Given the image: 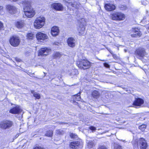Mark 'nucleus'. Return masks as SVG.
<instances>
[{
	"mask_svg": "<svg viewBox=\"0 0 149 149\" xmlns=\"http://www.w3.org/2000/svg\"><path fill=\"white\" fill-rule=\"evenodd\" d=\"M23 6V10L25 16L27 18L33 17L36 14L35 10L32 7L31 1L23 0L21 2Z\"/></svg>",
	"mask_w": 149,
	"mask_h": 149,
	"instance_id": "nucleus-1",
	"label": "nucleus"
},
{
	"mask_svg": "<svg viewBox=\"0 0 149 149\" xmlns=\"http://www.w3.org/2000/svg\"><path fill=\"white\" fill-rule=\"evenodd\" d=\"M76 64L79 69L84 70L89 69L92 65V63L86 58L78 60Z\"/></svg>",
	"mask_w": 149,
	"mask_h": 149,
	"instance_id": "nucleus-2",
	"label": "nucleus"
},
{
	"mask_svg": "<svg viewBox=\"0 0 149 149\" xmlns=\"http://www.w3.org/2000/svg\"><path fill=\"white\" fill-rule=\"evenodd\" d=\"M79 26L77 28L78 34L79 36H83L85 35V27L86 22L85 19L80 18L77 20Z\"/></svg>",
	"mask_w": 149,
	"mask_h": 149,
	"instance_id": "nucleus-3",
	"label": "nucleus"
},
{
	"mask_svg": "<svg viewBox=\"0 0 149 149\" xmlns=\"http://www.w3.org/2000/svg\"><path fill=\"white\" fill-rule=\"evenodd\" d=\"M110 19L116 21H121L124 20L125 18V14L120 11H116L111 13L109 16Z\"/></svg>",
	"mask_w": 149,
	"mask_h": 149,
	"instance_id": "nucleus-4",
	"label": "nucleus"
},
{
	"mask_svg": "<svg viewBox=\"0 0 149 149\" xmlns=\"http://www.w3.org/2000/svg\"><path fill=\"white\" fill-rule=\"evenodd\" d=\"M46 21L45 17L42 16L37 17L34 22V27L37 29L42 28L45 25Z\"/></svg>",
	"mask_w": 149,
	"mask_h": 149,
	"instance_id": "nucleus-5",
	"label": "nucleus"
},
{
	"mask_svg": "<svg viewBox=\"0 0 149 149\" xmlns=\"http://www.w3.org/2000/svg\"><path fill=\"white\" fill-rule=\"evenodd\" d=\"M9 41L11 46L13 47H17L19 45L21 40L19 36L13 35L10 37Z\"/></svg>",
	"mask_w": 149,
	"mask_h": 149,
	"instance_id": "nucleus-6",
	"label": "nucleus"
},
{
	"mask_svg": "<svg viewBox=\"0 0 149 149\" xmlns=\"http://www.w3.org/2000/svg\"><path fill=\"white\" fill-rule=\"evenodd\" d=\"M13 125V121L10 120H4L0 122V128L1 129L6 130L12 127Z\"/></svg>",
	"mask_w": 149,
	"mask_h": 149,
	"instance_id": "nucleus-7",
	"label": "nucleus"
},
{
	"mask_svg": "<svg viewBox=\"0 0 149 149\" xmlns=\"http://www.w3.org/2000/svg\"><path fill=\"white\" fill-rule=\"evenodd\" d=\"M131 31V32L133 33L130 35L131 37L132 38H136L137 37L139 38L142 35L141 29L139 27H133L132 28Z\"/></svg>",
	"mask_w": 149,
	"mask_h": 149,
	"instance_id": "nucleus-8",
	"label": "nucleus"
},
{
	"mask_svg": "<svg viewBox=\"0 0 149 149\" xmlns=\"http://www.w3.org/2000/svg\"><path fill=\"white\" fill-rule=\"evenodd\" d=\"M51 51V49L47 47L41 48L38 51V55L42 57L47 56Z\"/></svg>",
	"mask_w": 149,
	"mask_h": 149,
	"instance_id": "nucleus-9",
	"label": "nucleus"
},
{
	"mask_svg": "<svg viewBox=\"0 0 149 149\" xmlns=\"http://www.w3.org/2000/svg\"><path fill=\"white\" fill-rule=\"evenodd\" d=\"M6 10L11 15H13L18 13L17 9L16 7L10 4L7 5L6 6Z\"/></svg>",
	"mask_w": 149,
	"mask_h": 149,
	"instance_id": "nucleus-10",
	"label": "nucleus"
},
{
	"mask_svg": "<svg viewBox=\"0 0 149 149\" xmlns=\"http://www.w3.org/2000/svg\"><path fill=\"white\" fill-rule=\"evenodd\" d=\"M138 144L139 146L140 149H146L148 147V144L146 141L143 137L140 138L138 142H137V146L138 147Z\"/></svg>",
	"mask_w": 149,
	"mask_h": 149,
	"instance_id": "nucleus-11",
	"label": "nucleus"
},
{
	"mask_svg": "<svg viewBox=\"0 0 149 149\" xmlns=\"http://www.w3.org/2000/svg\"><path fill=\"white\" fill-rule=\"evenodd\" d=\"M144 103V101L143 99L140 97H137L135 98L132 104L134 107H140Z\"/></svg>",
	"mask_w": 149,
	"mask_h": 149,
	"instance_id": "nucleus-12",
	"label": "nucleus"
},
{
	"mask_svg": "<svg viewBox=\"0 0 149 149\" xmlns=\"http://www.w3.org/2000/svg\"><path fill=\"white\" fill-rule=\"evenodd\" d=\"M104 7L106 11L109 12L113 11L115 10L116 7V5L111 3H106L104 4Z\"/></svg>",
	"mask_w": 149,
	"mask_h": 149,
	"instance_id": "nucleus-13",
	"label": "nucleus"
},
{
	"mask_svg": "<svg viewBox=\"0 0 149 149\" xmlns=\"http://www.w3.org/2000/svg\"><path fill=\"white\" fill-rule=\"evenodd\" d=\"M145 50L141 48H138L136 49L134 52V54L138 56L140 59L143 58L145 56Z\"/></svg>",
	"mask_w": 149,
	"mask_h": 149,
	"instance_id": "nucleus-14",
	"label": "nucleus"
},
{
	"mask_svg": "<svg viewBox=\"0 0 149 149\" xmlns=\"http://www.w3.org/2000/svg\"><path fill=\"white\" fill-rule=\"evenodd\" d=\"M37 40L38 41H43L48 38L47 35L40 32H38L36 35Z\"/></svg>",
	"mask_w": 149,
	"mask_h": 149,
	"instance_id": "nucleus-15",
	"label": "nucleus"
},
{
	"mask_svg": "<svg viewBox=\"0 0 149 149\" xmlns=\"http://www.w3.org/2000/svg\"><path fill=\"white\" fill-rule=\"evenodd\" d=\"M51 6L53 9L56 11H62L63 9V6L61 3H54L52 4Z\"/></svg>",
	"mask_w": 149,
	"mask_h": 149,
	"instance_id": "nucleus-16",
	"label": "nucleus"
},
{
	"mask_svg": "<svg viewBox=\"0 0 149 149\" xmlns=\"http://www.w3.org/2000/svg\"><path fill=\"white\" fill-rule=\"evenodd\" d=\"M80 145V142L79 141H72L70 143L69 146L72 149H78Z\"/></svg>",
	"mask_w": 149,
	"mask_h": 149,
	"instance_id": "nucleus-17",
	"label": "nucleus"
},
{
	"mask_svg": "<svg viewBox=\"0 0 149 149\" xmlns=\"http://www.w3.org/2000/svg\"><path fill=\"white\" fill-rule=\"evenodd\" d=\"M59 33V30L58 27L54 26L51 28L50 33L53 36H56L58 35Z\"/></svg>",
	"mask_w": 149,
	"mask_h": 149,
	"instance_id": "nucleus-18",
	"label": "nucleus"
},
{
	"mask_svg": "<svg viewBox=\"0 0 149 149\" xmlns=\"http://www.w3.org/2000/svg\"><path fill=\"white\" fill-rule=\"evenodd\" d=\"M25 25V22L23 20H20L16 21L15 23V26L19 29L23 28Z\"/></svg>",
	"mask_w": 149,
	"mask_h": 149,
	"instance_id": "nucleus-19",
	"label": "nucleus"
},
{
	"mask_svg": "<svg viewBox=\"0 0 149 149\" xmlns=\"http://www.w3.org/2000/svg\"><path fill=\"white\" fill-rule=\"evenodd\" d=\"M67 42L68 45L70 47H73L75 46V40L72 37L68 38L67 40Z\"/></svg>",
	"mask_w": 149,
	"mask_h": 149,
	"instance_id": "nucleus-20",
	"label": "nucleus"
},
{
	"mask_svg": "<svg viewBox=\"0 0 149 149\" xmlns=\"http://www.w3.org/2000/svg\"><path fill=\"white\" fill-rule=\"evenodd\" d=\"M22 112V110L19 107L15 106L13 107L9 110V112L12 114H19Z\"/></svg>",
	"mask_w": 149,
	"mask_h": 149,
	"instance_id": "nucleus-21",
	"label": "nucleus"
},
{
	"mask_svg": "<svg viewBox=\"0 0 149 149\" xmlns=\"http://www.w3.org/2000/svg\"><path fill=\"white\" fill-rule=\"evenodd\" d=\"M81 92H79L77 94L73 95L72 98L73 99V102L75 103L76 101H79L81 99Z\"/></svg>",
	"mask_w": 149,
	"mask_h": 149,
	"instance_id": "nucleus-22",
	"label": "nucleus"
},
{
	"mask_svg": "<svg viewBox=\"0 0 149 149\" xmlns=\"http://www.w3.org/2000/svg\"><path fill=\"white\" fill-rule=\"evenodd\" d=\"M91 95L93 98L97 99L100 97V94L98 91L94 90L91 92Z\"/></svg>",
	"mask_w": 149,
	"mask_h": 149,
	"instance_id": "nucleus-23",
	"label": "nucleus"
},
{
	"mask_svg": "<svg viewBox=\"0 0 149 149\" xmlns=\"http://www.w3.org/2000/svg\"><path fill=\"white\" fill-rule=\"evenodd\" d=\"M53 135V131L52 130H49L46 131L44 136L46 137L52 138Z\"/></svg>",
	"mask_w": 149,
	"mask_h": 149,
	"instance_id": "nucleus-24",
	"label": "nucleus"
},
{
	"mask_svg": "<svg viewBox=\"0 0 149 149\" xmlns=\"http://www.w3.org/2000/svg\"><path fill=\"white\" fill-rule=\"evenodd\" d=\"M31 92L33 94V96L35 98L36 100H39L40 98V94L35 92L34 90H31Z\"/></svg>",
	"mask_w": 149,
	"mask_h": 149,
	"instance_id": "nucleus-25",
	"label": "nucleus"
},
{
	"mask_svg": "<svg viewBox=\"0 0 149 149\" xmlns=\"http://www.w3.org/2000/svg\"><path fill=\"white\" fill-rule=\"evenodd\" d=\"M65 3L72 7H74L75 5V2L73 0H65Z\"/></svg>",
	"mask_w": 149,
	"mask_h": 149,
	"instance_id": "nucleus-26",
	"label": "nucleus"
},
{
	"mask_svg": "<svg viewBox=\"0 0 149 149\" xmlns=\"http://www.w3.org/2000/svg\"><path fill=\"white\" fill-rule=\"evenodd\" d=\"M34 37V34L31 32L27 33L26 35V39L29 40H32Z\"/></svg>",
	"mask_w": 149,
	"mask_h": 149,
	"instance_id": "nucleus-27",
	"label": "nucleus"
},
{
	"mask_svg": "<svg viewBox=\"0 0 149 149\" xmlns=\"http://www.w3.org/2000/svg\"><path fill=\"white\" fill-rule=\"evenodd\" d=\"M127 6L125 5L120 4L118 6V8L121 11H124L127 10Z\"/></svg>",
	"mask_w": 149,
	"mask_h": 149,
	"instance_id": "nucleus-28",
	"label": "nucleus"
},
{
	"mask_svg": "<svg viewBox=\"0 0 149 149\" xmlns=\"http://www.w3.org/2000/svg\"><path fill=\"white\" fill-rule=\"evenodd\" d=\"M94 146V144L92 141H89L87 143V146L89 148H92Z\"/></svg>",
	"mask_w": 149,
	"mask_h": 149,
	"instance_id": "nucleus-29",
	"label": "nucleus"
},
{
	"mask_svg": "<svg viewBox=\"0 0 149 149\" xmlns=\"http://www.w3.org/2000/svg\"><path fill=\"white\" fill-rule=\"evenodd\" d=\"M69 136L72 139H76L78 138V136L76 134L73 133H70Z\"/></svg>",
	"mask_w": 149,
	"mask_h": 149,
	"instance_id": "nucleus-30",
	"label": "nucleus"
},
{
	"mask_svg": "<svg viewBox=\"0 0 149 149\" xmlns=\"http://www.w3.org/2000/svg\"><path fill=\"white\" fill-rule=\"evenodd\" d=\"M146 124H143L140 125L139 127V128L141 131H143L146 129Z\"/></svg>",
	"mask_w": 149,
	"mask_h": 149,
	"instance_id": "nucleus-31",
	"label": "nucleus"
},
{
	"mask_svg": "<svg viewBox=\"0 0 149 149\" xmlns=\"http://www.w3.org/2000/svg\"><path fill=\"white\" fill-rule=\"evenodd\" d=\"M56 133L57 135H61L64 134V131L63 130L58 129L56 130Z\"/></svg>",
	"mask_w": 149,
	"mask_h": 149,
	"instance_id": "nucleus-32",
	"label": "nucleus"
},
{
	"mask_svg": "<svg viewBox=\"0 0 149 149\" xmlns=\"http://www.w3.org/2000/svg\"><path fill=\"white\" fill-rule=\"evenodd\" d=\"M61 56V54L58 52L54 53L53 54V57L54 58H56L58 57H60Z\"/></svg>",
	"mask_w": 149,
	"mask_h": 149,
	"instance_id": "nucleus-33",
	"label": "nucleus"
},
{
	"mask_svg": "<svg viewBox=\"0 0 149 149\" xmlns=\"http://www.w3.org/2000/svg\"><path fill=\"white\" fill-rule=\"evenodd\" d=\"M88 129L89 130L92 131V132H95L96 130V128L93 126H90L89 127Z\"/></svg>",
	"mask_w": 149,
	"mask_h": 149,
	"instance_id": "nucleus-34",
	"label": "nucleus"
},
{
	"mask_svg": "<svg viewBox=\"0 0 149 149\" xmlns=\"http://www.w3.org/2000/svg\"><path fill=\"white\" fill-rule=\"evenodd\" d=\"M4 30V26L3 23L0 21V31Z\"/></svg>",
	"mask_w": 149,
	"mask_h": 149,
	"instance_id": "nucleus-35",
	"label": "nucleus"
},
{
	"mask_svg": "<svg viewBox=\"0 0 149 149\" xmlns=\"http://www.w3.org/2000/svg\"><path fill=\"white\" fill-rule=\"evenodd\" d=\"M110 53L114 59L115 60H117L119 58L116 54H114L112 52H110Z\"/></svg>",
	"mask_w": 149,
	"mask_h": 149,
	"instance_id": "nucleus-36",
	"label": "nucleus"
},
{
	"mask_svg": "<svg viewBox=\"0 0 149 149\" xmlns=\"http://www.w3.org/2000/svg\"><path fill=\"white\" fill-rule=\"evenodd\" d=\"M104 66L107 68H109L110 67V65L108 64L107 63H104Z\"/></svg>",
	"mask_w": 149,
	"mask_h": 149,
	"instance_id": "nucleus-37",
	"label": "nucleus"
},
{
	"mask_svg": "<svg viewBox=\"0 0 149 149\" xmlns=\"http://www.w3.org/2000/svg\"><path fill=\"white\" fill-rule=\"evenodd\" d=\"M3 12V7L2 6H0V14H1Z\"/></svg>",
	"mask_w": 149,
	"mask_h": 149,
	"instance_id": "nucleus-38",
	"label": "nucleus"
},
{
	"mask_svg": "<svg viewBox=\"0 0 149 149\" xmlns=\"http://www.w3.org/2000/svg\"><path fill=\"white\" fill-rule=\"evenodd\" d=\"M98 149H107V148L105 146H101L99 147Z\"/></svg>",
	"mask_w": 149,
	"mask_h": 149,
	"instance_id": "nucleus-39",
	"label": "nucleus"
},
{
	"mask_svg": "<svg viewBox=\"0 0 149 149\" xmlns=\"http://www.w3.org/2000/svg\"><path fill=\"white\" fill-rule=\"evenodd\" d=\"M33 149H45L44 148L38 146H36Z\"/></svg>",
	"mask_w": 149,
	"mask_h": 149,
	"instance_id": "nucleus-40",
	"label": "nucleus"
},
{
	"mask_svg": "<svg viewBox=\"0 0 149 149\" xmlns=\"http://www.w3.org/2000/svg\"><path fill=\"white\" fill-rule=\"evenodd\" d=\"M15 61L17 62H20L21 61V60L19 58H16L15 59Z\"/></svg>",
	"mask_w": 149,
	"mask_h": 149,
	"instance_id": "nucleus-41",
	"label": "nucleus"
},
{
	"mask_svg": "<svg viewBox=\"0 0 149 149\" xmlns=\"http://www.w3.org/2000/svg\"><path fill=\"white\" fill-rule=\"evenodd\" d=\"M118 148H119V149H122V147L121 146H118Z\"/></svg>",
	"mask_w": 149,
	"mask_h": 149,
	"instance_id": "nucleus-42",
	"label": "nucleus"
},
{
	"mask_svg": "<svg viewBox=\"0 0 149 149\" xmlns=\"http://www.w3.org/2000/svg\"><path fill=\"white\" fill-rule=\"evenodd\" d=\"M147 30H149V26H148L147 28Z\"/></svg>",
	"mask_w": 149,
	"mask_h": 149,
	"instance_id": "nucleus-43",
	"label": "nucleus"
},
{
	"mask_svg": "<svg viewBox=\"0 0 149 149\" xmlns=\"http://www.w3.org/2000/svg\"><path fill=\"white\" fill-rule=\"evenodd\" d=\"M102 61H104V60H101Z\"/></svg>",
	"mask_w": 149,
	"mask_h": 149,
	"instance_id": "nucleus-44",
	"label": "nucleus"
},
{
	"mask_svg": "<svg viewBox=\"0 0 149 149\" xmlns=\"http://www.w3.org/2000/svg\"><path fill=\"white\" fill-rule=\"evenodd\" d=\"M76 103L77 104H78V102H76Z\"/></svg>",
	"mask_w": 149,
	"mask_h": 149,
	"instance_id": "nucleus-45",
	"label": "nucleus"
}]
</instances>
